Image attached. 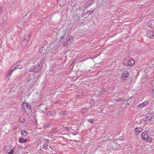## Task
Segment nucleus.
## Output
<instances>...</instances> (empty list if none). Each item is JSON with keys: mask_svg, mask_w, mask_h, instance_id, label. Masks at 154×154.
Wrapping results in <instances>:
<instances>
[{"mask_svg": "<svg viewBox=\"0 0 154 154\" xmlns=\"http://www.w3.org/2000/svg\"><path fill=\"white\" fill-rule=\"evenodd\" d=\"M19 141L20 143H24L27 142V140L26 139H24L23 138L21 137L19 139Z\"/></svg>", "mask_w": 154, "mask_h": 154, "instance_id": "13", "label": "nucleus"}, {"mask_svg": "<svg viewBox=\"0 0 154 154\" xmlns=\"http://www.w3.org/2000/svg\"><path fill=\"white\" fill-rule=\"evenodd\" d=\"M40 63H38L37 64L38 66H36L35 67L34 69H36L37 70H38V67H39Z\"/></svg>", "mask_w": 154, "mask_h": 154, "instance_id": "21", "label": "nucleus"}, {"mask_svg": "<svg viewBox=\"0 0 154 154\" xmlns=\"http://www.w3.org/2000/svg\"><path fill=\"white\" fill-rule=\"evenodd\" d=\"M153 117L152 114L149 113L143 116V119L144 121H149L151 120Z\"/></svg>", "mask_w": 154, "mask_h": 154, "instance_id": "2", "label": "nucleus"}, {"mask_svg": "<svg viewBox=\"0 0 154 154\" xmlns=\"http://www.w3.org/2000/svg\"><path fill=\"white\" fill-rule=\"evenodd\" d=\"M48 143V142L46 141V142L43 145V149H47Z\"/></svg>", "mask_w": 154, "mask_h": 154, "instance_id": "17", "label": "nucleus"}, {"mask_svg": "<svg viewBox=\"0 0 154 154\" xmlns=\"http://www.w3.org/2000/svg\"><path fill=\"white\" fill-rule=\"evenodd\" d=\"M147 36L150 38H153L154 37V32L152 31L149 30L147 32Z\"/></svg>", "mask_w": 154, "mask_h": 154, "instance_id": "7", "label": "nucleus"}, {"mask_svg": "<svg viewBox=\"0 0 154 154\" xmlns=\"http://www.w3.org/2000/svg\"><path fill=\"white\" fill-rule=\"evenodd\" d=\"M63 36H61V38H63Z\"/></svg>", "mask_w": 154, "mask_h": 154, "instance_id": "29", "label": "nucleus"}, {"mask_svg": "<svg viewBox=\"0 0 154 154\" xmlns=\"http://www.w3.org/2000/svg\"><path fill=\"white\" fill-rule=\"evenodd\" d=\"M12 73V72H11V71L9 70L8 74L7 75V77H8L9 76L11 75Z\"/></svg>", "mask_w": 154, "mask_h": 154, "instance_id": "23", "label": "nucleus"}, {"mask_svg": "<svg viewBox=\"0 0 154 154\" xmlns=\"http://www.w3.org/2000/svg\"><path fill=\"white\" fill-rule=\"evenodd\" d=\"M152 139L147 134L146 137V138L145 140V141L149 142H151L152 141Z\"/></svg>", "mask_w": 154, "mask_h": 154, "instance_id": "11", "label": "nucleus"}, {"mask_svg": "<svg viewBox=\"0 0 154 154\" xmlns=\"http://www.w3.org/2000/svg\"><path fill=\"white\" fill-rule=\"evenodd\" d=\"M152 94L154 96V89L153 90V91H152Z\"/></svg>", "mask_w": 154, "mask_h": 154, "instance_id": "27", "label": "nucleus"}, {"mask_svg": "<svg viewBox=\"0 0 154 154\" xmlns=\"http://www.w3.org/2000/svg\"><path fill=\"white\" fill-rule=\"evenodd\" d=\"M20 62H18L16 64V68H17V69H21L23 68V66L22 65H20Z\"/></svg>", "mask_w": 154, "mask_h": 154, "instance_id": "14", "label": "nucleus"}, {"mask_svg": "<svg viewBox=\"0 0 154 154\" xmlns=\"http://www.w3.org/2000/svg\"><path fill=\"white\" fill-rule=\"evenodd\" d=\"M88 121H89V122H91V123H92L93 122L92 121L91 119H89L88 120Z\"/></svg>", "mask_w": 154, "mask_h": 154, "instance_id": "26", "label": "nucleus"}, {"mask_svg": "<svg viewBox=\"0 0 154 154\" xmlns=\"http://www.w3.org/2000/svg\"><path fill=\"white\" fill-rule=\"evenodd\" d=\"M142 130V128L140 127L136 128L134 130L135 134L136 135L138 134L141 132Z\"/></svg>", "mask_w": 154, "mask_h": 154, "instance_id": "9", "label": "nucleus"}, {"mask_svg": "<svg viewBox=\"0 0 154 154\" xmlns=\"http://www.w3.org/2000/svg\"><path fill=\"white\" fill-rule=\"evenodd\" d=\"M148 104V101H146L144 102L139 104L137 106V107L139 109H141L143 107L145 106L146 105Z\"/></svg>", "mask_w": 154, "mask_h": 154, "instance_id": "8", "label": "nucleus"}, {"mask_svg": "<svg viewBox=\"0 0 154 154\" xmlns=\"http://www.w3.org/2000/svg\"><path fill=\"white\" fill-rule=\"evenodd\" d=\"M13 67L12 66L10 69V70L11 72H13L14 71H15L16 69H17V68H16V67H14L12 69V67Z\"/></svg>", "mask_w": 154, "mask_h": 154, "instance_id": "20", "label": "nucleus"}, {"mask_svg": "<svg viewBox=\"0 0 154 154\" xmlns=\"http://www.w3.org/2000/svg\"><path fill=\"white\" fill-rule=\"evenodd\" d=\"M45 46H43V47H42V51H43L44 49L45 50Z\"/></svg>", "mask_w": 154, "mask_h": 154, "instance_id": "25", "label": "nucleus"}, {"mask_svg": "<svg viewBox=\"0 0 154 154\" xmlns=\"http://www.w3.org/2000/svg\"><path fill=\"white\" fill-rule=\"evenodd\" d=\"M148 25L152 28H154V20L149 21L148 23Z\"/></svg>", "mask_w": 154, "mask_h": 154, "instance_id": "10", "label": "nucleus"}, {"mask_svg": "<svg viewBox=\"0 0 154 154\" xmlns=\"http://www.w3.org/2000/svg\"><path fill=\"white\" fill-rule=\"evenodd\" d=\"M73 37L72 36L69 37V39L67 40H64L63 42V45L65 47H67L69 46L73 42Z\"/></svg>", "mask_w": 154, "mask_h": 154, "instance_id": "1", "label": "nucleus"}, {"mask_svg": "<svg viewBox=\"0 0 154 154\" xmlns=\"http://www.w3.org/2000/svg\"><path fill=\"white\" fill-rule=\"evenodd\" d=\"M62 112V113H61V114H65L64 113V112Z\"/></svg>", "mask_w": 154, "mask_h": 154, "instance_id": "28", "label": "nucleus"}, {"mask_svg": "<svg viewBox=\"0 0 154 154\" xmlns=\"http://www.w3.org/2000/svg\"><path fill=\"white\" fill-rule=\"evenodd\" d=\"M88 110V109L87 107H86L85 108H83L82 110V113H84L85 112H86L87 110Z\"/></svg>", "mask_w": 154, "mask_h": 154, "instance_id": "19", "label": "nucleus"}, {"mask_svg": "<svg viewBox=\"0 0 154 154\" xmlns=\"http://www.w3.org/2000/svg\"><path fill=\"white\" fill-rule=\"evenodd\" d=\"M21 134L23 136L25 137L27 135V133L25 130H23L21 131Z\"/></svg>", "mask_w": 154, "mask_h": 154, "instance_id": "18", "label": "nucleus"}, {"mask_svg": "<svg viewBox=\"0 0 154 154\" xmlns=\"http://www.w3.org/2000/svg\"><path fill=\"white\" fill-rule=\"evenodd\" d=\"M147 134L145 132H143L141 133V138L145 140Z\"/></svg>", "mask_w": 154, "mask_h": 154, "instance_id": "12", "label": "nucleus"}, {"mask_svg": "<svg viewBox=\"0 0 154 154\" xmlns=\"http://www.w3.org/2000/svg\"><path fill=\"white\" fill-rule=\"evenodd\" d=\"M31 38V36L30 34H27L24 37L23 42V44H25L26 45L28 42L29 41Z\"/></svg>", "mask_w": 154, "mask_h": 154, "instance_id": "3", "label": "nucleus"}, {"mask_svg": "<svg viewBox=\"0 0 154 154\" xmlns=\"http://www.w3.org/2000/svg\"><path fill=\"white\" fill-rule=\"evenodd\" d=\"M57 2L60 6L63 7L65 5L66 1V0H58Z\"/></svg>", "mask_w": 154, "mask_h": 154, "instance_id": "6", "label": "nucleus"}, {"mask_svg": "<svg viewBox=\"0 0 154 154\" xmlns=\"http://www.w3.org/2000/svg\"><path fill=\"white\" fill-rule=\"evenodd\" d=\"M19 121L21 122L24 123L26 122V119L24 117L21 116L20 117Z\"/></svg>", "mask_w": 154, "mask_h": 154, "instance_id": "15", "label": "nucleus"}, {"mask_svg": "<svg viewBox=\"0 0 154 154\" xmlns=\"http://www.w3.org/2000/svg\"><path fill=\"white\" fill-rule=\"evenodd\" d=\"M135 63L134 60L133 59H130L128 62V64L129 65L131 66L134 64Z\"/></svg>", "mask_w": 154, "mask_h": 154, "instance_id": "16", "label": "nucleus"}, {"mask_svg": "<svg viewBox=\"0 0 154 154\" xmlns=\"http://www.w3.org/2000/svg\"><path fill=\"white\" fill-rule=\"evenodd\" d=\"M22 106L24 109H28L30 110L31 109V106L30 105L25 102H23Z\"/></svg>", "mask_w": 154, "mask_h": 154, "instance_id": "5", "label": "nucleus"}, {"mask_svg": "<svg viewBox=\"0 0 154 154\" xmlns=\"http://www.w3.org/2000/svg\"><path fill=\"white\" fill-rule=\"evenodd\" d=\"M129 75V73L127 71H124L122 72V78L123 80H125L128 77Z\"/></svg>", "mask_w": 154, "mask_h": 154, "instance_id": "4", "label": "nucleus"}, {"mask_svg": "<svg viewBox=\"0 0 154 154\" xmlns=\"http://www.w3.org/2000/svg\"><path fill=\"white\" fill-rule=\"evenodd\" d=\"M29 115H28L29 116Z\"/></svg>", "mask_w": 154, "mask_h": 154, "instance_id": "30", "label": "nucleus"}, {"mask_svg": "<svg viewBox=\"0 0 154 154\" xmlns=\"http://www.w3.org/2000/svg\"><path fill=\"white\" fill-rule=\"evenodd\" d=\"M66 129L68 131H69L70 128L68 127H66Z\"/></svg>", "mask_w": 154, "mask_h": 154, "instance_id": "24", "label": "nucleus"}, {"mask_svg": "<svg viewBox=\"0 0 154 154\" xmlns=\"http://www.w3.org/2000/svg\"><path fill=\"white\" fill-rule=\"evenodd\" d=\"M14 153V149H11L10 152H8V154H13Z\"/></svg>", "mask_w": 154, "mask_h": 154, "instance_id": "22", "label": "nucleus"}]
</instances>
